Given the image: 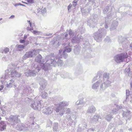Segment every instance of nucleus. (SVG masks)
<instances>
[{"label":"nucleus","instance_id":"nucleus-1","mask_svg":"<svg viewBox=\"0 0 132 132\" xmlns=\"http://www.w3.org/2000/svg\"><path fill=\"white\" fill-rule=\"evenodd\" d=\"M128 57L127 53H124L117 55L115 57V60L117 63L123 61L125 58Z\"/></svg>","mask_w":132,"mask_h":132},{"label":"nucleus","instance_id":"nucleus-2","mask_svg":"<svg viewBox=\"0 0 132 132\" xmlns=\"http://www.w3.org/2000/svg\"><path fill=\"white\" fill-rule=\"evenodd\" d=\"M0 124V130L3 131L6 129V125L4 121H1Z\"/></svg>","mask_w":132,"mask_h":132},{"label":"nucleus","instance_id":"nucleus-3","mask_svg":"<svg viewBox=\"0 0 132 132\" xmlns=\"http://www.w3.org/2000/svg\"><path fill=\"white\" fill-rule=\"evenodd\" d=\"M28 23H29L30 26L31 27L30 28L27 27V30H33V27L32 24L31 23L30 21H27Z\"/></svg>","mask_w":132,"mask_h":132},{"label":"nucleus","instance_id":"nucleus-4","mask_svg":"<svg viewBox=\"0 0 132 132\" xmlns=\"http://www.w3.org/2000/svg\"><path fill=\"white\" fill-rule=\"evenodd\" d=\"M18 73L16 71H14L11 72V75L12 77H17L18 76Z\"/></svg>","mask_w":132,"mask_h":132},{"label":"nucleus","instance_id":"nucleus-5","mask_svg":"<svg viewBox=\"0 0 132 132\" xmlns=\"http://www.w3.org/2000/svg\"><path fill=\"white\" fill-rule=\"evenodd\" d=\"M32 52H29L27 53L26 55V56L28 57H31L32 56Z\"/></svg>","mask_w":132,"mask_h":132},{"label":"nucleus","instance_id":"nucleus-6","mask_svg":"<svg viewBox=\"0 0 132 132\" xmlns=\"http://www.w3.org/2000/svg\"><path fill=\"white\" fill-rule=\"evenodd\" d=\"M71 51V49L70 48L66 49L64 51V52L66 51L67 52H69Z\"/></svg>","mask_w":132,"mask_h":132},{"label":"nucleus","instance_id":"nucleus-7","mask_svg":"<svg viewBox=\"0 0 132 132\" xmlns=\"http://www.w3.org/2000/svg\"><path fill=\"white\" fill-rule=\"evenodd\" d=\"M9 49L7 48H6L4 49V51L5 53H7L9 51Z\"/></svg>","mask_w":132,"mask_h":132},{"label":"nucleus","instance_id":"nucleus-8","mask_svg":"<svg viewBox=\"0 0 132 132\" xmlns=\"http://www.w3.org/2000/svg\"><path fill=\"white\" fill-rule=\"evenodd\" d=\"M27 2L31 4L33 3V0H27Z\"/></svg>","mask_w":132,"mask_h":132},{"label":"nucleus","instance_id":"nucleus-9","mask_svg":"<svg viewBox=\"0 0 132 132\" xmlns=\"http://www.w3.org/2000/svg\"><path fill=\"white\" fill-rule=\"evenodd\" d=\"M18 47L19 48H23L24 47V46L23 45H19L18 46Z\"/></svg>","mask_w":132,"mask_h":132},{"label":"nucleus","instance_id":"nucleus-10","mask_svg":"<svg viewBox=\"0 0 132 132\" xmlns=\"http://www.w3.org/2000/svg\"><path fill=\"white\" fill-rule=\"evenodd\" d=\"M26 41V40H20V43H24V42H25Z\"/></svg>","mask_w":132,"mask_h":132},{"label":"nucleus","instance_id":"nucleus-11","mask_svg":"<svg viewBox=\"0 0 132 132\" xmlns=\"http://www.w3.org/2000/svg\"><path fill=\"white\" fill-rule=\"evenodd\" d=\"M32 32L34 34H36L38 33V31H37L34 30Z\"/></svg>","mask_w":132,"mask_h":132},{"label":"nucleus","instance_id":"nucleus-12","mask_svg":"<svg viewBox=\"0 0 132 132\" xmlns=\"http://www.w3.org/2000/svg\"><path fill=\"white\" fill-rule=\"evenodd\" d=\"M4 88V86L3 85H1L0 86V90H1Z\"/></svg>","mask_w":132,"mask_h":132},{"label":"nucleus","instance_id":"nucleus-13","mask_svg":"<svg viewBox=\"0 0 132 132\" xmlns=\"http://www.w3.org/2000/svg\"><path fill=\"white\" fill-rule=\"evenodd\" d=\"M72 5L71 4H69V5L68 6V10H69V9L71 8V7L72 6Z\"/></svg>","mask_w":132,"mask_h":132},{"label":"nucleus","instance_id":"nucleus-14","mask_svg":"<svg viewBox=\"0 0 132 132\" xmlns=\"http://www.w3.org/2000/svg\"><path fill=\"white\" fill-rule=\"evenodd\" d=\"M34 104H31V107L32 108H35V107L34 106Z\"/></svg>","mask_w":132,"mask_h":132},{"label":"nucleus","instance_id":"nucleus-15","mask_svg":"<svg viewBox=\"0 0 132 132\" xmlns=\"http://www.w3.org/2000/svg\"><path fill=\"white\" fill-rule=\"evenodd\" d=\"M14 17V15H12L10 17V19H12Z\"/></svg>","mask_w":132,"mask_h":132},{"label":"nucleus","instance_id":"nucleus-16","mask_svg":"<svg viewBox=\"0 0 132 132\" xmlns=\"http://www.w3.org/2000/svg\"><path fill=\"white\" fill-rule=\"evenodd\" d=\"M27 38V36L26 35H24V40H26V39Z\"/></svg>","mask_w":132,"mask_h":132},{"label":"nucleus","instance_id":"nucleus-17","mask_svg":"<svg viewBox=\"0 0 132 132\" xmlns=\"http://www.w3.org/2000/svg\"><path fill=\"white\" fill-rule=\"evenodd\" d=\"M59 111V109L58 108H56V112H58Z\"/></svg>","mask_w":132,"mask_h":132},{"label":"nucleus","instance_id":"nucleus-18","mask_svg":"<svg viewBox=\"0 0 132 132\" xmlns=\"http://www.w3.org/2000/svg\"><path fill=\"white\" fill-rule=\"evenodd\" d=\"M130 86L132 88V83L130 84Z\"/></svg>","mask_w":132,"mask_h":132},{"label":"nucleus","instance_id":"nucleus-19","mask_svg":"<svg viewBox=\"0 0 132 132\" xmlns=\"http://www.w3.org/2000/svg\"><path fill=\"white\" fill-rule=\"evenodd\" d=\"M2 20V18L0 19V21Z\"/></svg>","mask_w":132,"mask_h":132},{"label":"nucleus","instance_id":"nucleus-20","mask_svg":"<svg viewBox=\"0 0 132 132\" xmlns=\"http://www.w3.org/2000/svg\"><path fill=\"white\" fill-rule=\"evenodd\" d=\"M69 34L70 35V34H71V33H70V32H69Z\"/></svg>","mask_w":132,"mask_h":132},{"label":"nucleus","instance_id":"nucleus-21","mask_svg":"<svg viewBox=\"0 0 132 132\" xmlns=\"http://www.w3.org/2000/svg\"><path fill=\"white\" fill-rule=\"evenodd\" d=\"M39 56H40L41 57H42V56H41V55H39Z\"/></svg>","mask_w":132,"mask_h":132},{"label":"nucleus","instance_id":"nucleus-22","mask_svg":"<svg viewBox=\"0 0 132 132\" xmlns=\"http://www.w3.org/2000/svg\"><path fill=\"white\" fill-rule=\"evenodd\" d=\"M1 117H0V120H1Z\"/></svg>","mask_w":132,"mask_h":132},{"label":"nucleus","instance_id":"nucleus-23","mask_svg":"<svg viewBox=\"0 0 132 132\" xmlns=\"http://www.w3.org/2000/svg\"><path fill=\"white\" fill-rule=\"evenodd\" d=\"M1 104V101H0V104Z\"/></svg>","mask_w":132,"mask_h":132},{"label":"nucleus","instance_id":"nucleus-24","mask_svg":"<svg viewBox=\"0 0 132 132\" xmlns=\"http://www.w3.org/2000/svg\"><path fill=\"white\" fill-rule=\"evenodd\" d=\"M74 3H77L76 2H74Z\"/></svg>","mask_w":132,"mask_h":132}]
</instances>
